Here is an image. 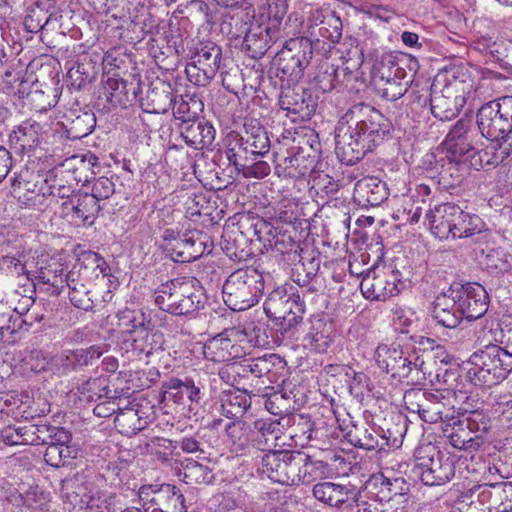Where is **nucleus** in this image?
<instances>
[{"instance_id":"nucleus-1","label":"nucleus","mask_w":512,"mask_h":512,"mask_svg":"<svg viewBox=\"0 0 512 512\" xmlns=\"http://www.w3.org/2000/svg\"><path fill=\"white\" fill-rule=\"evenodd\" d=\"M391 130L390 120L379 110L365 103L354 104L335 128L336 155L343 164L354 165L381 145Z\"/></svg>"},{"instance_id":"nucleus-2","label":"nucleus","mask_w":512,"mask_h":512,"mask_svg":"<svg viewBox=\"0 0 512 512\" xmlns=\"http://www.w3.org/2000/svg\"><path fill=\"white\" fill-rule=\"evenodd\" d=\"M154 301L162 311L183 316L203 308L205 295L197 279L180 277L162 283L154 292Z\"/></svg>"},{"instance_id":"nucleus-3","label":"nucleus","mask_w":512,"mask_h":512,"mask_svg":"<svg viewBox=\"0 0 512 512\" xmlns=\"http://www.w3.org/2000/svg\"><path fill=\"white\" fill-rule=\"evenodd\" d=\"M255 234L258 239L264 242V246H270L276 251L287 254L288 260L295 262L293 269L294 281L300 285H307L317 276L320 268V259L317 256L304 257L298 249L300 248L290 236L277 233V229L267 221L260 220L255 224Z\"/></svg>"},{"instance_id":"nucleus-4","label":"nucleus","mask_w":512,"mask_h":512,"mask_svg":"<svg viewBox=\"0 0 512 512\" xmlns=\"http://www.w3.org/2000/svg\"><path fill=\"white\" fill-rule=\"evenodd\" d=\"M264 292V277L254 267L232 272L222 287L224 303L233 311H244L258 303Z\"/></svg>"},{"instance_id":"nucleus-5","label":"nucleus","mask_w":512,"mask_h":512,"mask_svg":"<svg viewBox=\"0 0 512 512\" xmlns=\"http://www.w3.org/2000/svg\"><path fill=\"white\" fill-rule=\"evenodd\" d=\"M313 55L312 40L308 37L290 38L274 57L276 76L287 85L298 83L304 76Z\"/></svg>"},{"instance_id":"nucleus-6","label":"nucleus","mask_w":512,"mask_h":512,"mask_svg":"<svg viewBox=\"0 0 512 512\" xmlns=\"http://www.w3.org/2000/svg\"><path fill=\"white\" fill-rule=\"evenodd\" d=\"M501 357L497 345H487L484 349L475 351L467 361L466 378L475 386L496 385L511 373L506 362Z\"/></svg>"},{"instance_id":"nucleus-7","label":"nucleus","mask_w":512,"mask_h":512,"mask_svg":"<svg viewBox=\"0 0 512 512\" xmlns=\"http://www.w3.org/2000/svg\"><path fill=\"white\" fill-rule=\"evenodd\" d=\"M481 134L491 140H506L512 133V96H502L483 104L477 113Z\"/></svg>"},{"instance_id":"nucleus-8","label":"nucleus","mask_w":512,"mask_h":512,"mask_svg":"<svg viewBox=\"0 0 512 512\" xmlns=\"http://www.w3.org/2000/svg\"><path fill=\"white\" fill-rule=\"evenodd\" d=\"M377 366L397 381L411 377L412 381L419 379V373L424 361L415 353H405L402 348L380 344L374 352Z\"/></svg>"},{"instance_id":"nucleus-9","label":"nucleus","mask_w":512,"mask_h":512,"mask_svg":"<svg viewBox=\"0 0 512 512\" xmlns=\"http://www.w3.org/2000/svg\"><path fill=\"white\" fill-rule=\"evenodd\" d=\"M221 56L222 50L214 42L196 43L191 51L190 62L185 67L188 80L197 86H207L219 70Z\"/></svg>"},{"instance_id":"nucleus-10","label":"nucleus","mask_w":512,"mask_h":512,"mask_svg":"<svg viewBox=\"0 0 512 512\" xmlns=\"http://www.w3.org/2000/svg\"><path fill=\"white\" fill-rule=\"evenodd\" d=\"M138 502L145 512H187L188 509L181 489L170 483L142 485Z\"/></svg>"},{"instance_id":"nucleus-11","label":"nucleus","mask_w":512,"mask_h":512,"mask_svg":"<svg viewBox=\"0 0 512 512\" xmlns=\"http://www.w3.org/2000/svg\"><path fill=\"white\" fill-rule=\"evenodd\" d=\"M303 452L277 450L265 453L261 470L270 480L282 485H299L301 480Z\"/></svg>"},{"instance_id":"nucleus-12","label":"nucleus","mask_w":512,"mask_h":512,"mask_svg":"<svg viewBox=\"0 0 512 512\" xmlns=\"http://www.w3.org/2000/svg\"><path fill=\"white\" fill-rule=\"evenodd\" d=\"M164 339L161 333L154 330V324L149 328L138 329L134 333L121 332L119 348L128 359L148 358L163 350Z\"/></svg>"},{"instance_id":"nucleus-13","label":"nucleus","mask_w":512,"mask_h":512,"mask_svg":"<svg viewBox=\"0 0 512 512\" xmlns=\"http://www.w3.org/2000/svg\"><path fill=\"white\" fill-rule=\"evenodd\" d=\"M279 27L265 21L264 15L254 17L245 32L243 49L253 59L262 58L268 50L281 38Z\"/></svg>"},{"instance_id":"nucleus-14","label":"nucleus","mask_w":512,"mask_h":512,"mask_svg":"<svg viewBox=\"0 0 512 512\" xmlns=\"http://www.w3.org/2000/svg\"><path fill=\"white\" fill-rule=\"evenodd\" d=\"M453 83H441L436 78L430 88V108L434 117L445 121L455 118L465 103L463 96L455 95Z\"/></svg>"},{"instance_id":"nucleus-15","label":"nucleus","mask_w":512,"mask_h":512,"mask_svg":"<svg viewBox=\"0 0 512 512\" xmlns=\"http://www.w3.org/2000/svg\"><path fill=\"white\" fill-rule=\"evenodd\" d=\"M204 385L200 381L185 377L184 379L172 377L161 384V402L172 401L177 405L199 404L202 400Z\"/></svg>"},{"instance_id":"nucleus-16","label":"nucleus","mask_w":512,"mask_h":512,"mask_svg":"<svg viewBox=\"0 0 512 512\" xmlns=\"http://www.w3.org/2000/svg\"><path fill=\"white\" fill-rule=\"evenodd\" d=\"M244 134L232 132L229 139H233L235 146L239 151H243L245 158L247 155L264 156L271 148L270 139L267 131L256 120L250 119L244 123Z\"/></svg>"},{"instance_id":"nucleus-17","label":"nucleus","mask_w":512,"mask_h":512,"mask_svg":"<svg viewBox=\"0 0 512 512\" xmlns=\"http://www.w3.org/2000/svg\"><path fill=\"white\" fill-rule=\"evenodd\" d=\"M454 294L463 317L468 321L481 318L488 310V294L478 283H466L454 288Z\"/></svg>"},{"instance_id":"nucleus-18","label":"nucleus","mask_w":512,"mask_h":512,"mask_svg":"<svg viewBox=\"0 0 512 512\" xmlns=\"http://www.w3.org/2000/svg\"><path fill=\"white\" fill-rule=\"evenodd\" d=\"M103 353L104 350L97 345L90 346L87 349L65 350L54 355L52 373L68 375L71 372L81 370L92 365Z\"/></svg>"},{"instance_id":"nucleus-19","label":"nucleus","mask_w":512,"mask_h":512,"mask_svg":"<svg viewBox=\"0 0 512 512\" xmlns=\"http://www.w3.org/2000/svg\"><path fill=\"white\" fill-rule=\"evenodd\" d=\"M400 279L392 271L368 272L360 283V289L366 299L385 301L400 292Z\"/></svg>"},{"instance_id":"nucleus-20","label":"nucleus","mask_w":512,"mask_h":512,"mask_svg":"<svg viewBox=\"0 0 512 512\" xmlns=\"http://www.w3.org/2000/svg\"><path fill=\"white\" fill-rule=\"evenodd\" d=\"M431 316L437 324L447 329L445 335L458 333V325L464 317L456 301L453 286L435 298Z\"/></svg>"},{"instance_id":"nucleus-21","label":"nucleus","mask_w":512,"mask_h":512,"mask_svg":"<svg viewBox=\"0 0 512 512\" xmlns=\"http://www.w3.org/2000/svg\"><path fill=\"white\" fill-rule=\"evenodd\" d=\"M420 479L427 486L443 485L455 475V465L452 458L436 451L427 461L419 464Z\"/></svg>"},{"instance_id":"nucleus-22","label":"nucleus","mask_w":512,"mask_h":512,"mask_svg":"<svg viewBox=\"0 0 512 512\" xmlns=\"http://www.w3.org/2000/svg\"><path fill=\"white\" fill-rule=\"evenodd\" d=\"M281 84L282 91L279 96L280 108L296 115L301 120L310 119L315 113L317 103L310 91L303 88H290Z\"/></svg>"},{"instance_id":"nucleus-23","label":"nucleus","mask_w":512,"mask_h":512,"mask_svg":"<svg viewBox=\"0 0 512 512\" xmlns=\"http://www.w3.org/2000/svg\"><path fill=\"white\" fill-rule=\"evenodd\" d=\"M280 162L275 160V173L282 178L298 179L306 176L315 166V157L304 146L293 147Z\"/></svg>"},{"instance_id":"nucleus-24","label":"nucleus","mask_w":512,"mask_h":512,"mask_svg":"<svg viewBox=\"0 0 512 512\" xmlns=\"http://www.w3.org/2000/svg\"><path fill=\"white\" fill-rule=\"evenodd\" d=\"M91 274L88 266L80 267L78 270L75 267L67 272L66 284L69 288V299L75 307L91 311L94 307V300L89 283L86 278Z\"/></svg>"},{"instance_id":"nucleus-25","label":"nucleus","mask_w":512,"mask_h":512,"mask_svg":"<svg viewBox=\"0 0 512 512\" xmlns=\"http://www.w3.org/2000/svg\"><path fill=\"white\" fill-rule=\"evenodd\" d=\"M312 493L318 501L335 508L351 507V502H356L358 496L353 485L334 482H319L314 485Z\"/></svg>"},{"instance_id":"nucleus-26","label":"nucleus","mask_w":512,"mask_h":512,"mask_svg":"<svg viewBox=\"0 0 512 512\" xmlns=\"http://www.w3.org/2000/svg\"><path fill=\"white\" fill-rule=\"evenodd\" d=\"M450 395L449 391L429 392L419 417L427 423L440 422L441 426L449 420H453V416L457 414L458 410L451 403Z\"/></svg>"},{"instance_id":"nucleus-27","label":"nucleus","mask_w":512,"mask_h":512,"mask_svg":"<svg viewBox=\"0 0 512 512\" xmlns=\"http://www.w3.org/2000/svg\"><path fill=\"white\" fill-rule=\"evenodd\" d=\"M441 430L456 449L473 451L480 447V439L473 437L469 420L464 418L459 411L453 416V420H449L441 426Z\"/></svg>"},{"instance_id":"nucleus-28","label":"nucleus","mask_w":512,"mask_h":512,"mask_svg":"<svg viewBox=\"0 0 512 512\" xmlns=\"http://www.w3.org/2000/svg\"><path fill=\"white\" fill-rule=\"evenodd\" d=\"M282 427L280 419H257L251 429V447L266 453L277 451Z\"/></svg>"},{"instance_id":"nucleus-29","label":"nucleus","mask_w":512,"mask_h":512,"mask_svg":"<svg viewBox=\"0 0 512 512\" xmlns=\"http://www.w3.org/2000/svg\"><path fill=\"white\" fill-rule=\"evenodd\" d=\"M456 212L457 205L454 203H442L429 209L426 220L431 233L440 240L450 239Z\"/></svg>"},{"instance_id":"nucleus-30","label":"nucleus","mask_w":512,"mask_h":512,"mask_svg":"<svg viewBox=\"0 0 512 512\" xmlns=\"http://www.w3.org/2000/svg\"><path fill=\"white\" fill-rule=\"evenodd\" d=\"M176 476L188 485H210L215 480L213 469L192 458L174 461Z\"/></svg>"},{"instance_id":"nucleus-31","label":"nucleus","mask_w":512,"mask_h":512,"mask_svg":"<svg viewBox=\"0 0 512 512\" xmlns=\"http://www.w3.org/2000/svg\"><path fill=\"white\" fill-rule=\"evenodd\" d=\"M389 196L387 184L376 178L366 177L355 184L354 200L363 207H377Z\"/></svg>"},{"instance_id":"nucleus-32","label":"nucleus","mask_w":512,"mask_h":512,"mask_svg":"<svg viewBox=\"0 0 512 512\" xmlns=\"http://www.w3.org/2000/svg\"><path fill=\"white\" fill-rule=\"evenodd\" d=\"M179 131L185 143L197 150L209 148L213 144L216 134L214 127L203 118L180 126Z\"/></svg>"},{"instance_id":"nucleus-33","label":"nucleus","mask_w":512,"mask_h":512,"mask_svg":"<svg viewBox=\"0 0 512 512\" xmlns=\"http://www.w3.org/2000/svg\"><path fill=\"white\" fill-rule=\"evenodd\" d=\"M41 130L42 127L37 121L25 120L10 134V143L20 153L30 152L39 145Z\"/></svg>"},{"instance_id":"nucleus-34","label":"nucleus","mask_w":512,"mask_h":512,"mask_svg":"<svg viewBox=\"0 0 512 512\" xmlns=\"http://www.w3.org/2000/svg\"><path fill=\"white\" fill-rule=\"evenodd\" d=\"M330 333L331 327L323 319H313L303 336L302 345L311 352L325 353L332 344Z\"/></svg>"},{"instance_id":"nucleus-35","label":"nucleus","mask_w":512,"mask_h":512,"mask_svg":"<svg viewBox=\"0 0 512 512\" xmlns=\"http://www.w3.org/2000/svg\"><path fill=\"white\" fill-rule=\"evenodd\" d=\"M251 405L250 397L239 389L224 390L220 395L221 414L228 419L242 417Z\"/></svg>"},{"instance_id":"nucleus-36","label":"nucleus","mask_w":512,"mask_h":512,"mask_svg":"<svg viewBox=\"0 0 512 512\" xmlns=\"http://www.w3.org/2000/svg\"><path fill=\"white\" fill-rule=\"evenodd\" d=\"M67 137L73 140L89 135L96 126V117L90 110L71 111L65 115Z\"/></svg>"},{"instance_id":"nucleus-37","label":"nucleus","mask_w":512,"mask_h":512,"mask_svg":"<svg viewBox=\"0 0 512 512\" xmlns=\"http://www.w3.org/2000/svg\"><path fill=\"white\" fill-rule=\"evenodd\" d=\"M137 407L138 404L120 407L114 419L115 428L119 433L132 436L146 427L148 422L146 418L139 415Z\"/></svg>"},{"instance_id":"nucleus-38","label":"nucleus","mask_w":512,"mask_h":512,"mask_svg":"<svg viewBox=\"0 0 512 512\" xmlns=\"http://www.w3.org/2000/svg\"><path fill=\"white\" fill-rule=\"evenodd\" d=\"M103 89L109 104L108 109L126 107L135 98L134 91H130L127 81L122 78L108 77L104 81Z\"/></svg>"},{"instance_id":"nucleus-39","label":"nucleus","mask_w":512,"mask_h":512,"mask_svg":"<svg viewBox=\"0 0 512 512\" xmlns=\"http://www.w3.org/2000/svg\"><path fill=\"white\" fill-rule=\"evenodd\" d=\"M251 427L244 421L232 420L224 425L226 442L236 453H245L251 447Z\"/></svg>"},{"instance_id":"nucleus-40","label":"nucleus","mask_w":512,"mask_h":512,"mask_svg":"<svg viewBox=\"0 0 512 512\" xmlns=\"http://www.w3.org/2000/svg\"><path fill=\"white\" fill-rule=\"evenodd\" d=\"M451 239H461L473 236L485 229V223L476 214L465 212L457 205Z\"/></svg>"},{"instance_id":"nucleus-41","label":"nucleus","mask_w":512,"mask_h":512,"mask_svg":"<svg viewBox=\"0 0 512 512\" xmlns=\"http://www.w3.org/2000/svg\"><path fill=\"white\" fill-rule=\"evenodd\" d=\"M202 107L203 103L195 96H175L171 108L175 120L179 121L178 128L200 118Z\"/></svg>"},{"instance_id":"nucleus-42","label":"nucleus","mask_w":512,"mask_h":512,"mask_svg":"<svg viewBox=\"0 0 512 512\" xmlns=\"http://www.w3.org/2000/svg\"><path fill=\"white\" fill-rule=\"evenodd\" d=\"M70 204L72 217L82 220L87 225L94 223L101 210L99 202L87 192L75 195V203Z\"/></svg>"},{"instance_id":"nucleus-43","label":"nucleus","mask_w":512,"mask_h":512,"mask_svg":"<svg viewBox=\"0 0 512 512\" xmlns=\"http://www.w3.org/2000/svg\"><path fill=\"white\" fill-rule=\"evenodd\" d=\"M184 241L187 243L188 263L195 261L204 254H209L213 248V242L207 233L194 229L184 232Z\"/></svg>"},{"instance_id":"nucleus-44","label":"nucleus","mask_w":512,"mask_h":512,"mask_svg":"<svg viewBox=\"0 0 512 512\" xmlns=\"http://www.w3.org/2000/svg\"><path fill=\"white\" fill-rule=\"evenodd\" d=\"M290 296L291 286L289 288L279 286L272 290L264 302L266 315L274 320H280V318L285 317V308L288 305Z\"/></svg>"},{"instance_id":"nucleus-45","label":"nucleus","mask_w":512,"mask_h":512,"mask_svg":"<svg viewBox=\"0 0 512 512\" xmlns=\"http://www.w3.org/2000/svg\"><path fill=\"white\" fill-rule=\"evenodd\" d=\"M342 21L335 13H327L326 22L321 25L317 31L309 30V36L312 43L328 41L331 44H336L342 37Z\"/></svg>"},{"instance_id":"nucleus-46","label":"nucleus","mask_w":512,"mask_h":512,"mask_svg":"<svg viewBox=\"0 0 512 512\" xmlns=\"http://www.w3.org/2000/svg\"><path fill=\"white\" fill-rule=\"evenodd\" d=\"M50 501V494L38 485L30 486L23 493L12 496V502L17 506H24L31 511L44 510Z\"/></svg>"},{"instance_id":"nucleus-47","label":"nucleus","mask_w":512,"mask_h":512,"mask_svg":"<svg viewBox=\"0 0 512 512\" xmlns=\"http://www.w3.org/2000/svg\"><path fill=\"white\" fill-rule=\"evenodd\" d=\"M300 484H310L316 480L328 478L332 470L323 460H316L303 452Z\"/></svg>"},{"instance_id":"nucleus-48","label":"nucleus","mask_w":512,"mask_h":512,"mask_svg":"<svg viewBox=\"0 0 512 512\" xmlns=\"http://www.w3.org/2000/svg\"><path fill=\"white\" fill-rule=\"evenodd\" d=\"M118 325L123 328L121 332H130L143 328H149L153 322L149 314H146L143 310L125 308L117 314Z\"/></svg>"},{"instance_id":"nucleus-49","label":"nucleus","mask_w":512,"mask_h":512,"mask_svg":"<svg viewBox=\"0 0 512 512\" xmlns=\"http://www.w3.org/2000/svg\"><path fill=\"white\" fill-rule=\"evenodd\" d=\"M406 70L400 65L393 56H382L373 67V81L374 85L379 82L390 81V79L397 77H406Z\"/></svg>"},{"instance_id":"nucleus-50","label":"nucleus","mask_w":512,"mask_h":512,"mask_svg":"<svg viewBox=\"0 0 512 512\" xmlns=\"http://www.w3.org/2000/svg\"><path fill=\"white\" fill-rule=\"evenodd\" d=\"M474 49L491 61L501 62L507 56L508 45L503 39L482 36L474 42Z\"/></svg>"},{"instance_id":"nucleus-51","label":"nucleus","mask_w":512,"mask_h":512,"mask_svg":"<svg viewBox=\"0 0 512 512\" xmlns=\"http://www.w3.org/2000/svg\"><path fill=\"white\" fill-rule=\"evenodd\" d=\"M305 314V302L299 292L291 286V296L285 308V317L280 318L285 330H290L302 322Z\"/></svg>"},{"instance_id":"nucleus-52","label":"nucleus","mask_w":512,"mask_h":512,"mask_svg":"<svg viewBox=\"0 0 512 512\" xmlns=\"http://www.w3.org/2000/svg\"><path fill=\"white\" fill-rule=\"evenodd\" d=\"M230 337L224 335V331L209 339L203 347V354L207 360L213 362L229 361L228 345Z\"/></svg>"},{"instance_id":"nucleus-53","label":"nucleus","mask_w":512,"mask_h":512,"mask_svg":"<svg viewBox=\"0 0 512 512\" xmlns=\"http://www.w3.org/2000/svg\"><path fill=\"white\" fill-rule=\"evenodd\" d=\"M423 207L420 201L414 199V196H406L401 199V204L395 209L393 218L403 224L417 223L422 214Z\"/></svg>"},{"instance_id":"nucleus-54","label":"nucleus","mask_w":512,"mask_h":512,"mask_svg":"<svg viewBox=\"0 0 512 512\" xmlns=\"http://www.w3.org/2000/svg\"><path fill=\"white\" fill-rule=\"evenodd\" d=\"M411 80L406 77H395L390 81L375 85L378 95L388 101H396L407 92Z\"/></svg>"},{"instance_id":"nucleus-55","label":"nucleus","mask_w":512,"mask_h":512,"mask_svg":"<svg viewBox=\"0 0 512 512\" xmlns=\"http://www.w3.org/2000/svg\"><path fill=\"white\" fill-rule=\"evenodd\" d=\"M174 97L170 89H151L146 96L147 111L154 114L166 113L172 107Z\"/></svg>"},{"instance_id":"nucleus-56","label":"nucleus","mask_w":512,"mask_h":512,"mask_svg":"<svg viewBox=\"0 0 512 512\" xmlns=\"http://www.w3.org/2000/svg\"><path fill=\"white\" fill-rule=\"evenodd\" d=\"M77 453L78 450L75 447L49 445L44 453V460L51 467L61 468L70 465Z\"/></svg>"},{"instance_id":"nucleus-57","label":"nucleus","mask_w":512,"mask_h":512,"mask_svg":"<svg viewBox=\"0 0 512 512\" xmlns=\"http://www.w3.org/2000/svg\"><path fill=\"white\" fill-rule=\"evenodd\" d=\"M364 492L366 497L370 500L379 503H387L391 498V492L388 486V477L383 474L372 476L365 484Z\"/></svg>"},{"instance_id":"nucleus-58","label":"nucleus","mask_w":512,"mask_h":512,"mask_svg":"<svg viewBox=\"0 0 512 512\" xmlns=\"http://www.w3.org/2000/svg\"><path fill=\"white\" fill-rule=\"evenodd\" d=\"M447 157L450 163L465 165L474 158L476 151L472 145L471 139H462V141H454L446 144Z\"/></svg>"},{"instance_id":"nucleus-59","label":"nucleus","mask_w":512,"mask_h":512,"mask_svg":"<svg viewBox=\"0 0 512 512\" xmlns=\"http://www.w3.org/2000/svg\"><path fill=\"white\" fill-rule=\"evenodd\" d=\"M65 268L61 263L52 262L46 267H41L37 271L36 278L43 284H48L56 289H63L66 284Z\"/></svg>"},{"instance_id":"nucleus-60","label":"nucleus","mask_w":512,"mask_h":512,"mask_svg":"<svg viewBox=\"0 0 512 512\" xmlns=\"http://www.w3.org/2000/svg\"><path fill=\"white\" fill-rule=\"evenodd\" d=\"M47 190H43V195L51 197V203L59 204L61 200L68 199L73 194V189L69 185H64L55 171H49L45 179Z\"/></svg>"},{"instance_id":"nucleus-61","label":"nucleus","mask_w":512,"mask_h":512,"mask_svg":"<svg viewBox=\"0 0 512 512\" xmlns=\"http://www.w3.org/2000/svg\"><path fill=\"white\" fill-rule=\"evenodd\" d=\"M243 12L232 10L222 14L220 30L231 38L239 37L243 32Z\"/></svg>"},{"instance_id":"nucleus-62","label":"nucleus","mask_w":512,"mask_h":512,"mask_svg":"<svg viewBox=\"0 0 512 512\" xmlns=\"http://www.w3.org/2000/svg\"><path fill=\"white\" fill-rule=\"evenodd\" d=\"M282 362L281 357L276 354H265L261 357L252 359L251 363L246 367L249 372L260 378L269 374L276 365L281 364Z\"/></svg>"},{"instance_id":"nucleus-63","label":"nucleus","mask_w":512,"mask_h":512,"mask_svg":"<svg viewBox=\"0 0 512 512\" xmlns=\"http://www.w3.org/2000/svg\"><path fill=\"white\" fill-rule=\"evenodd\" d=\"M482 264L491 273L505 272L510 269L507 255L501 249H491L485 254Z\"/></svg>"},{"instance_id":"nucleus-64","label":"nucleus","mask_w":512,"mask_h":512,"mask_svg":"<svg viewBox=\"0 0 512 512\" xmlns=\"http://www.w3.org/2000/svg\"><path fill=\"white\" fill-rule=\"evenodd\" d=\"M314 423L309 419L300 416L299 421L291 427L290 437L295 439L296 444L304 446L314 438Z\"/></svg>"}]
</instances>
